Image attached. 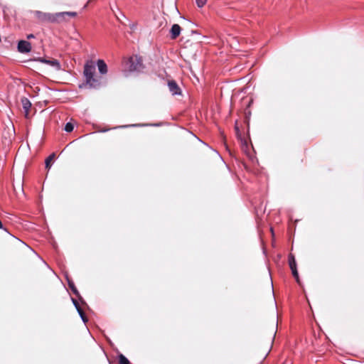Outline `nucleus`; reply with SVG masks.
Listing matches in <instances>:
<instances>
[{
  "label": "nucleus",
  "mask_w": 364,
  "mask_h": 364,
  "mask_svg": "<svg viewBox=\"0 0 364 364\" xmlns=\"http://www.w3.org/2000/svg\"><path fill=\"white\" fill-rule=\"evenodd\" d=\"M0 229H4L5 231H7L6 228H4L2 222L0 220Z\"/></svg>",
  "instance_id": "aec40b11"
},
{
  "label": "nucleus",
  "mask_w": 364,
  "mask_h": 364,
  "mask_svg": "<svg viewBox=\"0 0 364 364\" xmlns=\"http://www.w3.org/2000/svg\"><path fill=\"white\" fill-rule=\"evenodd\" d=\"M181 28L178 24H173L171 28V39H176L178 38L181 33Z\"/></svg>",
  "instance_id": "6e6552de"
},
{
  "label": "nucleus",
  "mask_w": 364,
  "mask_h": 364,
  "mask_svg": "<svg viewBox=\"0 0 364 364\" xmlns=\"http://www.w3.org/2000/svg\"><path fill=\"white\" fill-rule=\"evenodd\" d=\"M126 66L131 72L141 71L144 68L142 60L138 55L129 57L126 62Z\"/></svg>",
  "instance_id": "7ed1b4c3"
},
{
  "label": "nucleus",
  "mask_w": 364,
  "mask_h": 364,
  "mask_svg": "<svg viewBox=\"0 0 364 364\" xmlns=\"http://www.w3.org/2000/svg\"><path fill=\"white\" fill-rule=\"evenodd\" d=\"M77 313L79 314L82 321L85 323L86 322H87V318L86 317L83 310L82 309L81 307H79L78 309H76Z\"/></svg>",
  "instance_id": "ddd939ff"
},
{
  "label": "nucleus",
  "mask_w": 364,
  "mask_h": 364,
  "mask_svg": "<svg viewBox=\"0 0 364 364\" xmlns=\"http://www.w3.org/2000/svg\"><path fill=\"white\" fill-rule=\"evenodd\" d=\"M34 38H35V36H34L33 34H28V35H27V38L28 39Z\"/></svg>",
  "instance_id": "6ab92c4d"
},
{
  "label": "nucleus",
  "mask_w": 364,
  "mask_h": 364,
  "mask_svg": "<svg viewBox=\"0 0 364 364\" xmlns=\"http://www.w3.org/2000/svg\"><path fill=\"white\" fill-rule=\"evenodd\" d=\"M35 16L40 22L60 23L65 20V16L75 17L77 13L74 11H64L55 14L45 13L41 11L33 12Z\"/></svg>",
  "instance_id": "f03ea898"
},
{
  "label": "nucleus",
  "mask_w": 364,
  "mask_h": 364,
  "mask_svg": "<svg viewBox=\"0 0 364 364\" xmlns=\"http://www.w3.org/2000/svg\"><path fill=\"white\" fill-rule=\"evenodd\" d=\"M196 2L199 8H202L206 4L207 0H196Z\"/></svg>",
  "instance_id": "dca6fc26"
},
{
  "label": "nucleus",
  "mask_w": 364,
  "mask_h": 364,
  "mask_svg": "<svg viewBox=\"0 0 364 364\" xmlns=\"http://www.w3.org/2000/svg\"><path fill=\"white\" fill-rule=\"evenodd\" d=\"M288 262H289V267L291 270L293 277L295 278L296 282L299 283V273L297 271V267H296L295 257L293 254L289 255Z\"/></svg>",
  "instance_id": "20e7f679"
},
{
  "label": "nucleus",
  "mask_w": 364,
  "mask_h": 364,
  "mask_svg": "<svg viewBox=\"0 0 364 364\" xmlns=\"http://www.w3.org/2000/svg\"><path fill=\"white\" fill-rule=\"evenodd\" d=\"M122 17L125 18V16H124V14H121L120 18H122Z\"/></svg>",
  "instance_id": "5701e85b"
},
{
  "label": "nucleus",
  "mask_w": 364,
  "mask_h": 364,
  "mask_svg": "<svg viewBox=\"0 0 364 364\" xmlns=\"http://www.w3.org/2000/svg\"><path fill=\"white\" fill-rule=\"evenodd\" d=\"M235 131H236L237 134H238L239 132H240V130H239V128L237 127H235Z\"/></svg>",
  "instance_id": "412c9836"
},
{
  "label": "nucleus",
  "mask_w": 364,
  "mask_h": 364,
  "mask_svg": "<svg viewBox=\"0 0 364 364\" xmlns=\"http://www.w3.org/2000/svg\"><path fill=\"white\" fill-rule=\"evenodd\" d=\"M122 17L125 18V16H124V14H121L120 18H122Z\"/></svg>",
  "instance_id": "4be33fe9"
},
{
  "label": "nucleus",
  "mask_w": 364,
  "mask_h": 364,
  "mask_svg": "<svg viewBox=\"0 0 364 364\" xmlns=\"http://www.w3.org/2000/svg\"><path fill=\"white\" fill-rule=\"evenodd\" d=\"M97 65L99 72L102 75H105V74H106L107 73V64L105 63V61L103 60L99 59L97 61Z\"/></svg>",
  "instance_id": "9d476101"
},
{
  "label": "nucleus",
  "mask_w": 364,
  "mask_h": 364,
  "mask_svg": "<svg viewBox=\"0 0 364 364\" xmlns=\"http://www.w3.org/2000/svg\"><path fill=\"white\" fill-rule=\"evenodd\" d=\"M116 17H117V18L119 21H121V20H120V18H119V17L118 16H117V15H116Z\"/></svg>",
  "instance_id": "b1692460"
},
{
  "label": "nucleus",
  "mask_w": 364,
  "mask_h": 364,
  "mask_svg": "<svg viewBox=\"0 0 364 364\" xmlns=\"http://www.w3.org/2000/svg\"><path fill=\"white\" fill-rule=\"evenodd\" d=\"M74 129V126L71 122H67L65 126V131L67 132H71Z\"/></svg>",
  "instance_id": "2eb2a0df"
},
{
  "label": "nucleus",
  "mask_w": 364,
  "mask_h": 364,
  "mask_svg": "<svg viewBox=\"0 0 364 364\" xmlns=\"http://www.w3.org/2000/svg\"><path fill=\"white\" fill-rule=\"evenodd\" d=\"M35 61L40 62L41 63H44L48 65L53 68H54L56 70H61L60 63L56 59L48 60L44 58H38L34 60Z\"/></svg>",
  "instance_id": "39448f33"
},
{
  "label": "nucleus",
  "mask_w": 364,
  "mask_h": 364,
  "mask_svg": "<svg viewBox=\"0 0 364 364\" xmlns=\"http://www.w3.org/2000/svg\"><path fill=\"white\" fill-rule=\"evenodd\" d=\"M72 301L73 303V305L75 306V309H78L79 307H80L79 303L77 302V301L73 298H72Z\"/></svg>",
  "instance_id": "f3484780"
},
{
  "label": "nucleus",
  "mask_w": 364,
  "mask_h": 364,
  "mask_svg": "<svg viewBox=\"0 0 364 364\" xmlns=\"http://www.w3.org/2000/svg\"><path fill=\"white\" fill-rule=\"evenodd\" d=\"M137 126H139V124H131V125H124V126H121L120 127L122 128H125V127H137Z\"/></svg>",
  "instance_id": "a211bd4d"
},
{
  "label": "nucleus",
  "mask_w": 364,
  "mask_h": 364,
  "mask_svg": "<svg viewBox=\"0 0 364 364\" xmlns=\"http://www.w3.org/2000/svg\"><path fill=\"white\" fill-rule=\"evenodd\" d=\"M68 286H69L70 289H71V291H73V293L75 296L79 297L80 299H81V297L80 296V293H79L78 290L77 289L76 287L75 286V284L73 283V282L70 280L69 279H68Z\"/></svg>",
  "instance_id": "9b49d317"
},
{
  "label": "nucleus",
  "mask_w": 364,
  "mask_h": 364,
  "mask_svg": "<svg viewBox=\"0 0 364 364\" xmlns=\"http://www.w3.org/2000/svg\"><path fill=\"white\" fill-rule=\"evenodd\" d=\"M119 364H130L129 360L122 354L119 355Z\"/></svg>",
  "instance_id": "4468645a"
},
{
  "label": "nucleus",
  "mask_w": 364,
  "mask_h": 364,
  "mask_svg": "<svg viewBox=\"0 0 364 364\" xmlns=\"http://www.w3.org/2000/svg\"><path fill=\"white\" fill-rule=\"evenodd\" d=\"M21 104L23 106V109H24V112H25V115H26V117H27L28 115V112L30 110V108L31 107V102H30V100L28 98H26L25 97L21 98Z\"/></svg>",
  "instance_id": "1a4fd4ad"
},
{
  "label": "nucleus",
  "mask_w": 364,
  "mask_h": 364,
  "mask_svg": "<svg viewBox=\"0 0 364 364\" xmlns=\"http://www.w3.org/2000/svg\"><path fill=\"white\" fill-rule=\"evenodd\" d=\"M95 71L96 66L95 63L92 60L86 62L83 70L85 82L80 85V88L87 85L90 88L98 89L102 86L101 77L95 75Z\"/></svg>",
  "instance_id": "f257e3e1"
},
{
  "label": "nucleus",
  "mask_w": 364,
  "mask_h": 364,
  "mask_svg": "<svg viewBox=\"0 0 364 364\" xmlns=\"http://www.w3.org/2000/svg\"><path fill=\"white\" fill-rule=\"evenodd\" d=\"M55 154L54 153L51 154L45 161L46 168H50L51 166V162L55 158Z\"/></svg>",
  "instance_id": "f8f14e48"
},
{
  "label": "nucleus",
  "mask_w": 364,
  "mask_h": 364,
  "mask_svg": "<svg viewBox=\"0 0 364 364\" xmlns=\"http://www.w3.org/2000/svg\"><path fill=\"white\" fill-rule=\"evenodd\" d=\"M31 43L27 41L21 40L18 43L17 49L21 53H28L31 50Z\"/></svg>",
  "instance_id": "423d86ee"
},
{
  "label": "nucleus",
  "mask_w": 364,
  "mask_h": 364,
  "mask_svg": "<svg viewBox=\"0 0 364 364\" xmlns=\"http://www.w3.org/2000/svg\"><path fill=\"white\" fill-rule=\"evenodd\" d=\"M168 87L169 91L173 95H181V88L178 85L176 81L170 80L168 82Z\"/></svg>",
  "instance_id": "0eeeda50"
}]
</instances>
